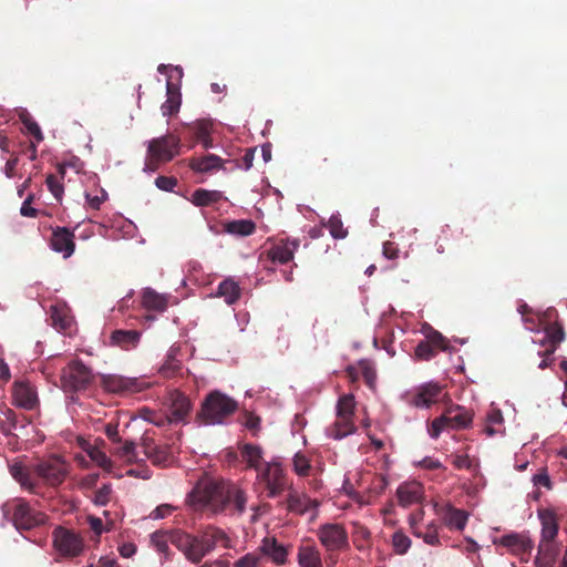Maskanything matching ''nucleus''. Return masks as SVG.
<instances>
[{"instance_id":"f257e3e1","label":"nucleus","mask_w":567,"mask_h":567,"mask_svg":"<svg viewBox=\"0 0 567 567\" xmlns=\"http://www.w3.org/2000/svg\"><path fill=\"white\" fill-rule=\"evenodd\" d=\"M190 503L197 508L220 514L231 508L241 515L246 511V492L237 484L209 477L200 478L189 494Z\"/></svg>"},{"instance_id":"052dcab7","label":"nucleus","mask_w":567,"mask_h":567,"mask_svg":"<svg viewBox=\"0 0 567 567\" xmlns=\"http://www.w3.org/2000/svg\"><path fill=\"white\" fill-rule=\"evenodd\" d=\"M175 507L171 504L158 505L150 515L153 519H162L169 516L174 512Z\"/></svg>"},{"instance_id":"e2e57ef3","label":"nucleus","mask_w":567,"mask_h":567,"mask_svg":"<svg viewBox=\"0 0 567 567\" xmlns=\"http://www.w3.org/2000/svg\"><path fill=\"white\" fill-rule=\"evenodd\" d=\"M33 200V195H29L25 200L22 203V206L20 208V214L24 217H37L38 210L31 206V203Z\"/></svg>"},{"instance_id":"cd10ccee","label":"nucleus","mask_w":567,"mask_h":567,"mask_svg":"<svg viewBox=\"0 0 567 567\" xmlns=\"http://www.w3.org/2000/svg\"><path fill=\"white\" fill-rule=\"evenodd\" d=\"M189 167L196 173H209L221 169L224 167V161L217 155L207 154L205 156L190 158Z\"/></svg>"},{"instance_id":"72a5a7b5","label":"nucleus","mask_w":567,"mask_h":567,"mask_svg":"<svg viewBox=\"0 0 567 567\" xmlns=\"http://www.w3.org/2000/svg\"><path fill=\"white\" fill-rule=\"evenodd\" d=\"M223 198V193L219 190H209L205 188H197L190 197L192 204L197 207H207L218 203Z\"/></svg>"},{"instance_id":"37998d69","label":"nucleus","mask_w":567,"mask_h":567,"mask_svg":"<svg viewBox=\"0 0 567 567\" xmlns=\"http://www.w3.org/2000/svg\"><path fill=\"white\" fill-rule=\"evenodd\" d=\"M330 235L336 239H343L348 235V230L343 227V223L339 215H332L327 224Z\"/></svg>"},{"instance_id":"09e8293b","label":"nucleus","mask_w":567,"mask_h":567,"mask_svg":"<svg viewBox=\"0 0 567 567\" xmlns=\"http://www.w3.org/2000/svg\"><path fill=\"white\" fill-rule=\"evenodd\" d=\"M45 184L48 186V189L51 192V194L54 196V198L58 202L62 200L64 187L58 176L53 174H49L45 179Z\"/></svg>"},{"instance_id":"4d7b16f0","label":"nucleus","mask_w":567,"mask_h":567,"mask_svg":"<svg viewBox=\"0 0 567 567\" xmlns=\"http://www.w3.org/2000/svg\"><path fill=\"white\" fill-rule=\"evenodd\" d=\"M155 185L165 192H173L174 187L177 185V179L172 176H158L155 179Z\"/></svg>"},{"instance_id":"79ce46f5","label":"nucleus","mask_w":567,"mask_h":567,"mask_svg":"<svg viewBox=\"0 0 567 567\" xmlns=\"http://www.w3.org/2000/svg\"><path fill=\"white\" fill-rule=\"evenodd\" d=\"M292 465H293V471L297 475L305 477L310 474V471H311L310 461L305 454H302L300 452L296 453L292 458Z\"/></svg>"},{"instance_id":"4c0bfd02","label":"nucleus","mask_w":567,"mask_h":567,"mask_svg":"<svg viewBox=\"0 0 567 567\" xmlns=\"http://www.w3.org/2000/svg\"><path fill=\"white\" fill-rule=\"evenodd\" d=\"M217 295L223 297L228 305H233L240 297V288L233 279H225L219 284Z\"/></svg>"},{"instance_id":"603ef678","label":"nucleus","mask_w":567,"mask_h":567,"mask_svg":"<svg viewBox=\"0 0 567 567\" xmlns=\"http://www.w3.org/2000/svg\"><path fill=\"white\" fill-rule=\"evenodd\" d=\"M439 351L434 349L427 341L422 340L415 348V355L420 360H430L434 358Z\"/></svg>"},{"instance_id":"5fc2aeb1","label":"nucleus","mask_w":567,"mask_h":567,"mask_svg":"<svg viewBox=\"0 0 567 567\" xmlns=\"http://www.w3.org/2000/svg\"><path fill=\"white\" fill-rule=\"evenodd\" d=\"M115 454L126 458L128 462H133L136 457L135 443L132 441H125L123 445L115 451Z\"/></svg>"},{"instance_id":"774afa93","label":"nucleus","mask_w":567,"mask_h":567,"mask_svg":"<svg viewBox=\"0 0 567 567\" xmlns=\"http://www.w3.org/2000/svg\"><path fill=\"white\" fill-rule=\"evenodd\" d=\"M85 197L91 208L100 209L102 203H104L107 198V194L104 190H102L101 196H91L90 194H86Z\"/></svg>"},{"instance_id":"412c9836","label":"nucleus","mask_w":567,"mask_h":567,"mask_svg":"<svg viewBox=\"0 0 567 567\" xmlns=\"http://www.w3.org/2000/svg\"><path fill=\"white\" fill-rule=\"evenodd\" d=\"M436 513L442 516L444 524L450 529L463 530L468 520V513L464 509L456 508L451 504L443 506L435 505Z\"/></svg>"},{"instance_id":"58836bf2","label":"nucleus","mask_w":567,"mask_h":567,"mask_svg":"<svg viewBox=\"0 0 567 567\" xmlns=\"http://www.w3.org/2000/svg\"><path fill=\"white\" fill-rule=\"evenodd\" d=\"M557 554L558 549L554 542H539L537 560L543 561L546 566H550L554 564Z\"/></svg>"},{"instance_id":"2f4dec72","label":"nucleus","mask_w":567,"mask_h":567,"mask_svg":"<svg viewBox=\"0 0 567 567\" xmlns=\"http://www.w3.org/2000/svg\"><path fill=\"white\" fill-rule=\"evenodd\" d=\"M141 339V333L136 330H115L112 332L111 341L113 344L124 350L135 348Z\"/></svg>"},{"instance_id":"393cba45","label":"nucleus","mask_w":567,"mask_h":567,"mask_svg":"<svg viewBox=\"0 0 567 567\" xmlns=\"http://www.w3.org/2000/svg\"><path fill=\"white\" fill-rule=\"evenodd\" d=\"M399 504L408 507L412 504L419 503L423 496V486L419 482H405L396 489Z\"/></svg>"},{"instance_id":"ddd939ff","label":"nucleus","mask_w":567,"mask_h":567,"mask_svg":"<svg viewBox=\"0 0 567 567\" xmlns=\"http://www.w3.org/2000/svg\"><path fill=\"white\" fill-rule=\"evenodd\" d=\"M102 386L105 391L127 395L142 392L150 386V384L137 378H126L116 374H109L102 377Z\"/></svg>"},{"instance_id":"338daca9","label":"nucleus","mask_w":567,"mask_h":567,"mask_svg":"<svg viewBox=\"0 0 567 567\" xmlns=\"http://www.w3.org/2000/svg\"><path fill=\"white\" fill-rule=\"evenodd\" d=\"M419 466L430 471L443 468V465L439 460L430 456H426L422 461H420Z\"/></svg>"},{"instance_id":"20e7f679","label":"nucleus","mask_w":567,"mask_h":567,"mask_svg":"<svg viewBox=\"0 0 567 567\" xmlns=\"http://www.w3.org/2000/svg\"><path fill=\"white\" fill-rule=\"evenodd\" d=\"M237 409L238 404L233 398L215 390L208 393L203 401L197 420L204 424H220Z\"/></svg>"},{"instance_id":"0e129e2a","label":"nucleus","mask_w":567,"mask_h":567,"mask_svg":"<svg viewBox=\"0 0 567 567\" xmlns=\"http://www.w3.org/2000/svg\"><path fill=\"white\" fill-rule=\"evenodd\" d=\"M533 482L535 485L544 486L547 489L551 488V482L546 471H542L534 475Z\"/></svg>"},{"instance_id":"f03ea898","label":"nucleus","mask_w":567,"mask_h":567,"mask_svg":"<svg viewBox=\"0 0 567 567\" xmlns=\"http://www.w3.org/2000/svg\"><path fill=\"white\" fill-rule=\"evenodd\" d=\"M12 477L30 493H38L39 481L50 487L60 486L69 474V464L60 456H51L27 467L13 464L10 467Z\"/></svg>"},{"instance_id":"13d9d810","label":"nucleus","mask_w":567,"mask_h":567,"mask_svg":"<svg viewBox=\"0 0 567 567\" xmlns=\"http://www.w3.org/2000/svg\"><path fill=\"white\" fill-rule=\"evenodd\" d=\"M259 556L254 553L246 554L235 563V567H257L259 564Z\"/></svg>"},{"instance_id":"69168bd1","label":"nucleus","mask_w":567,"mask_h":567,"mask_svg":"<svg viewBox=\"0 0 567 567\" xmlns=\"http://www.w3.org/2000/svg\"><path fill=\"white\" fill-rule=\"evenodd\" d=\"M105 435L114 443H120L121 437L118 434V424L117 423H109L105 425Z\"/></svg>"},{"instance_id":"680f3d73","label":"nucleus","mask_w":567,"mask_h":567,"mask_svg":"<svg viewBox=\"0 0 567 567\" xmlns=\"http://www.w3.org/2000/svg\"><path fill=\"white\" fill-rule=\"evenodd\" d=\"M524 323L526 326V329L535 332V338H540L543 328L542 324H539L538 316L535 317H524Z\"/></svg>"},{"instance_id":"3c124183","label":"nucleus","mask_w":567,"mask_h":567,"mask_svg":"<svg viewBox=\"0 0 567 567\" xmlns=\"http://www.w3.org/2000/svg\"><path fill=\"white\" fill-rule=\"evenodd\" d=\"M437 351H445L449 348V341L439 331L432 330L424 339Z\"/></svg>"},{"instance_id":"2eb2a0df","label":"nucleus","mask_w":567,"mask_h":567,"mask_svg":"<svg viewBox=\"0 0 567 567\" xmlns=\"http://www.w3.org/2000/svg\"><path fill=\"white\" fill-rule=\"evenodd\" d=\"M318 537L327 550H339L348 545V534L340 524H324L318 529Z\"/></svg>"},{"instance_id":"bf43d9fd","label":"nucleus","mask_w":567,"mask_h":567,"mask_svg":"<svg viewBox=\"0 0 567 567\" xmlns=\"http://www.w3.org/2000/svg\"><path fill=\"white\" fill-rule=\"evenodd\" d=\"M382 254L386 259L395 260L399 258L400 249L394 241H385L383 244Z\"/></svg>"},{"instance_id":"6ab92c4d","label":"nucleus","mask_w":567,"mask_h":567,"mask_svg":"<svg viewBox=\"0 0 567 567\" xmlns=\"http://www.w3.org/2000/svg\"><path fill=\"white\" fill-rule=\"evenodd\" d=\"M50 247L55 252L62 254L64 258L71 257L75 249L73 231L65 227L54 228L50 239Z\"/></svg>"},{"instance_id":"9b49d317","label":"nucleus","mask_w":567,"mask_h":567,"mask_svg":"<svg viewBox=\"0 0 567 567\" xmlns=\"http://www.w3.org/2000/svg\"><path fill=\"white\" fill-rule=\"evenodd\" d=\"M60 379L65 392H78L87 389L92 384L94 374L89 367L76 359L62 370Z\"/></svg>"},{"instance_id":"c756f323","label":"nucleus","mask_w":567,"mask_h":567,"mask_svg":"<svg viewBox=\"0 0 567 567\" xmlns=\"http://www.w3.org/2000/svg\"><path fill=\"white\" fill-rule=\"evenodd\" d=\"M542 522V539L546 542H554L558 533V524L556 515L550 509H542L538 512Z\"/></svg>"},{"instance_id":"6e6552de","label":"nucleus","mask_w":567,"mask_h":567,"mask_svg":"<svg viewBox=\"0 0 567 567\" xmlns=\"http://www.w3.org/2000/svg\"><path fill=\"white\" fill-rule=\"evenodd\" d=\"M538 321L542 324L543 332L540 338H534L533 342L545 348V355H553L560 343L565 340V331L561 323L556 321L557 310L548 308L538 313Z\"/></svg>"},{"instance_id":"4be33fe9","label":"nucleus","mask_w":567,"mask_h":567,"mask_svg":"<svg viewBox=\"0 0 567 567\" xmlns=\"http://www.w3.org/2000/svg\"><path fill=\"white\" fill-rule=\"evenodd\" d=\"M287 509L298 515H305L308 512H313L319 506L316 499H311L306 494H300L296 491H290L286 499Z\"/></svg>"},{"instance_id":"8fccbe9b","label":"nucleus","mask_w":567,"mask_h":567,"mask_svg":"<svg viewBox=\"0 0 567 567\" xmlns=\"http://www.w3.org/2000/svg\"><path fill=\"white\" fill-rule=\"evenodd\" d=\"M21 121L28 133L31 134L37 142L43 141V134L39 124L30 115L21 116Z\"/></svg>"},{"instance_id":"473e14b6","label":"nucleus","mask_w":567,"mask_h":567,"mask_svg":"<svg viewBox=\"0 0 567 567\" xmlns=\"http://www.w3.org/2000/svg\"><path fill=\"white\" fill-rule=\"evenodd\" d=\"M298 565L300 567H323L320 551L313 546H300Z\"/></svg>"},{"instance_id":"4468645a","label":"nucleus","mask_w":567,"mask_h":567,"mask_svg":"<svg viewBox=\"0 0 567 567\" xmlns=\"http://www.w3.org/2000/svg\"><path fill=\"white\" fill-rule=\"evenodd\" d=\"M442 393V386L434 382L424 383L405 394L406 403L423 409L436 403Z\"/></svg>"},{"instance_id":"9d476101","label":"nucleus","mask_w":567,"mask_h":567,"mask_svg":"<svg viewBox=\"0 0 567 567\" xmlns=\"http://www.w3.org/2000/svg\"><path fill=\"white\" fill-rule=\"evenodd\" d=\"M7 507L8 513L11 514V522L18 530H30L47 523L48 516L23 498L14 499Z\"/></svg>"},{"instance_id":"7ed1b4c3","label":"nucleus","mask_w":567,"mask_h":567,"mask_svg":"<svg viewBox=\"0 0 567 567\" xmlns=\"http://www.w3.org/2000/svg\"><path fill=\"white\" fill-rule=\"evenodd\" d=\"M228 537L221 528L207 525L198 534H189L174 529L172 545L175 546L192 564H199L218 544L227 547Z\"/></svg>"},{"instance_id":"a19ab883","label":"nucleus","mask_w":567,"mask_h":567,"mask_svg":"<svg viewBox=\"0 0 567 567\" xmlns=\"http://www.w3.org/2000/svg\"><path fill=\"white\" fill-rule=\"evenodd\" d=\"M359 368L365 384L370 389H374L377 381V372L372 363L369 360H360Z\"/></svg>"},{"instance_id":"c9c22d12","label":"nucleus","mask_w":567,"mask_h":567,"mask_svg":"<svg viewBox=\"0 0 567 567\" xmlns=\"http://www.w3.org/2000/svg\"><path fill=\"white\" fill-rule=\"evenodd\" d=\"M225 231L231 235L237 236H249L255 233L256 225L250 219H238V220H231L227 221L224 225Z\"/></svg>"},{"instance_id":"e433bc0d","label":"nucleus","mask_w":567,"mask_h":567,"mask_svg":"<svg viewBox=\"0 0 567 567\" xmlns=\"http://www.w3.org/2000/svg\"><path fill=\"white\" fill-rule=\"evenodd\" d=\"M173 530L164 532V530H156L151 535V543L153 547L159 553L165 556V558H168L171 556V549L168 544H172V536Z\"/></svg>"},{"instance_id":"dca6fc26","label":"nucleus","mask_w":567,"mask_h":567,"mask_svg":"<svg viewBox=\"0 0 567 567\" xmlns=\"http://www.w3.org/2000/svg\"><path fill=\"white\" fill-rule=\"evenodd\" d=\"M193 409L188 396L178 390H174L168 396V413L166 414L171 424L186 423Z\"/></svg>"},{"instance_id":"f704fd0d","label":"nucleus","mask_w":567,"mask_h":567,"mask_svg":"<svg viewBox=\"0 0 567 567\" xmlns=\"http://www.w3.org/2000/svg\"><path fill=\"white\" fill-rule=\"evenodd\" d=\"M142 305L147 310L164 311L167 308V299L152 288H146L142 295Z\"/></svg>"},{"instance_id":"a878e982","label":"nucleus","mask_w":567,"mask_h":567,"mask_svg":"<svg viewBox=\"0 0 567 567\" xmlns=\"http://www.w3.org/2000/svg\"><path fill=\"white\" fill-rule=\"evenodd\" d=\"M499 544L511 549L515 555L522 557L529 555L533 549L532 540L519 534L504 535L499 539Z\"/></svg>"},{"instance_id":"c85d7f7f","label":"nucleus","mask_w":567,"mask_h":567,"mask_svg":"<svg viewBox=\"0 0 567 567\" xmlns=\"http://www.w3.org/2000/svg\"><path fill=\"white\" fill-rule=\"evenodd\" d=\"M166 101L162 104L161 110L164 116H172L179 112L182 103V94L179 87L173 82L167 81L166 84Z\"/></svg>"},{"instance_id":"b1692460","label":"nucleus","mask_w":567,"mask_h":567,"mask_svg":"<svg viewBox=\"0 0 567 567\" xmlns=\"http://www.w3.org/2000/svg\"><path fill=\"white\" fill-rule=\"evenodd\" d=\"M181 354V350L177 347H172L166 357L164 362L158 369V373L164 379H172L182 375L183 373V363L182 360L178 358Z\"/></svg>"},{"instance_id":"c03bdc74","label":"nucleus","mask_w":567,"mask_h":567,"mask_svg":"<svg viewBox=\"0 0 567 567\" xmlns=\"http://www.w3.org/2000/svg\"><path fill=\"white\" fill-rule=\"evenodd\" d=\"M140 415L145 421H147L156 426H159V427L171 424L166 414H159L156 411H153L150 409H142L140 412Z\"/></svg>"},{"instance_id":"39448f33","label":"nucleus","mask_w":567,"mask_h":567,"mask_svg":"<svg viewBox=\"0 0 567 567\" xmlns=\"http://www.w3.org/2000/svg\"><path fill=\"white\" fill-rule=\"evenodd\" d=\"M181 152V138L174 134H166L152 138L147 143V156L144 171L155 172L162 163H167Z\"/></svg>"},{"instance_id":"a18cd8bd","label":"nucleus","mask_w":567,"mask_h":567,"mask_svg":"<svg viewBox=\"0 0 567 567\" xmlns=\"http://www.w3.org/2000/svg\"><path fill=\"white\" fill-rule=\"evenodd\" d=\"M189 131L194 134L195 141L198 142L212 131V122L207 120H198L188 125Z\"/></svg>"},{"instance_id":"0eeeda50","label":"nucleus","mask_w":567,"mask_h":567,"mask_svg":"<svg viewBox=\"0 0 567 567\" xmlns=\"http://www.w3.org/2000/svg\"><path fill=\"white\" fill-rule=\"evenodd\" d=\"M473 412L462 405H451L427 426L429 435L437 439L443 431L464 430L471 426Z\"/></svg>"},{"instance_id":"bb28decb","label":"nucleus","mask_w":567,"mask_h":567,"mask_svg":"<svg viewBox=\"0 0 567 567\" xmlns=\"http://www.w3.org/2000/svg\"><path fill=\"white\" fill-rule=\"evenodd\" d=\"M239 451L243 461L247 464V467L255 470L256 473H258L264 467V464L267 463L264 461L262 449L258 445L245 443L239 447Z\"/></svg>"},{"instance_id":"49530a36","label":"nucleus","mask_w":567,"mask_h":567,"mask_svg":"<svg viewBox=\"0 0 567 567\" xmlns=\"http://www.w3.org/2000/svg\"><path fill=\"white\" fill-rule=\"evenodd\" d=\"M413 534L417 537H422L423 540L431 546L440 545L437 526L434 523L429 524L426 526V530L423 534L417 529H414Z\"/></svg>"},{"instance_id":"aec40b11","label":"nucleus","mask_w":567,"mask_h":567,"mask_svg":"<svg viewBox=\"0 0 567 567\" xmlns=\"http://www.w3.org/2000/svg\"><path fill=\"white\" fill-rule=\"evenodd\" d=\"M142 447L145 456L155 466H167L172 460L169 445H157L152 439L143 437Z\"/></svg>"},{"instance_id":"5701e85b","label":"nucleus","mask_w":567,"mask_h":567,"mask_svg":"<svg viewBox=\"0 0 567 567\" xmlns=\"http://www.w3.org/2000/svg\"><path fill=\"white\" fill-rule=\"evenodd\" d=\"M259 550L276 565H284L287 561L288 548L278 543L275 537H265L261 540Z\"/></svg>"},{"instance_id":"864d4df0","label":"nucleus","mask_w":567,"mask_h":567,"mask_svg":"<svg viewBox=\"0 0 567 567\" xmlns=\"http://www.w3.org/2000/svg\"><path fill=\"white\" fill-rule=\"evenodd\" d=\"M112 494V487L109 484H104L102 487H100L93 497V502L99 506H105L110 499Z\"/></svg>"},{"instance_id":"ea45409f","label":"nucleus","mask_w":567,"mask_h":567,"mask_svg":"<svg viewBox=\"0 0 567 567\" xmlns=\"http://www.w3.org/2000/svg\"><path fill=\"white\" fill-rule=\"evenodd\" d=\"M87 455L90 458L101 468L106 472H111L113 467V463L111 458L100 449L91 447L87 450Z\"/></svg>"},{"instance_id":"423d86ee","label":"nucleus","mask_w":567,"mask_h":567,"mask_svg":"<svg viewBox=\"0 0 567 567\" xmlns=\"http://www.w3.org/2000/svg\"><path fill=\"white\" fill-rule=\"evenodd\" d=\"M355 400L353 394L341 395L336 406V420L326 429V434L333 440H342L355 432Z\"/></svg>"},{"instance_id":"7c9ffc66","label":"nucleus","mask_w":567,"mask_h":567,"mask_svg":"<svg viewBox=\"0 0 567 567\" xmlns=\"http://www.w3.org/2000/svg\"><path fill=\"white\" fill-rule=\"evenodd\" d=\"M53 327L61 332H69L73 324V318L65 306H52L50 309Z\"/></svg>"},{"instance_id":"f8f14e48","label":"nucleus","mask_w":567,"mask_h":567,"mask_svg":"<svg viewBox=\"0 0 567 567\" xmlns=\"http://www.w3.org/2000/svg\"><path fill=\"white\" fill-rule=\"evenodd\" d=\"M53 547L65 558H74L82 554L84 540L82 536L69 528L59 526L53 530Z\"/></svg>"},{"instance_id":"1a4fd4ad","label":"nucleus","mask_w":567,"mask_h":567,"mask_svg":"<svg viewBox=\"0 0 567 567\" xmlns=\"http://www.w3.org/2000/svg\"><path fill=\"white\" fill-rule=\"evenodd\" d=\"M256 484L264 487L269 498L281 495L288 487V478L280 462L272 460L265 463L256 475Z\"/></svg>"},{"instance_id":"de8ad7c7","label":"nucleus","mask_w":567,"mask_h":567,"mask_svg":"<svg viewBox=\"0 0 567 567\" xmlns=\"http://www.w3.org/2000/svg\"><path fill=\"white\" fill-rule=\"evenodd\" d=\"M392 545L396 554L403 555L411 546V539L402 532L398 530L392 536Z\"/></svg>"},{"instance_id":"a211bd4d","label":"nucleus","mask_w":567,"mask_h":567,"mask_svg":"<svg viewBox=\"0 0 567 567\" xmlns=\"http://www.w3.org/2000/svg\"><path fill=\"white\" fill-rule=\"evenodd\" d=\"M300 247L298 238H279L268 250L269 258L279 264H287L293 259L295 252Z\"/></svg>"},{"instance_id":"6e6d98bb","label":"nucleus","mask_w":567,"mask_h":567,"mask_svg":"<svg viewBox=\"0 0 567 567\" xmlns=\"http://www.w3.org/2000/svg\"><path fill=\"white\" fill-rule=\"evenodd\" d=\"M4 420L2 421V430L6 433H9L11 430L17 426V414L13 410L7 409L3 412Z\"/></svg>"},{"instance_id":"f3484780","label":"nucleus","mask_w":567,"mask_h":567,"mask_svg":"<svg viewBox=\"0 0 567 567\" xmlns=\"http://www.w3.org/2000/svg\"><path fill=\"white\" fill-rule=\"evenodd\" d=\"M12 403L21 409L31 411L39 404L35 388L27 380H18L12 384Z\"/></svg>"}]
</instances>
